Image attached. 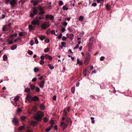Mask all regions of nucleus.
I'll use <instances>...</instances> for the list:
<instances>
[{
    "label": "nucleus",
    "instance_id": "obj_8",
    "mask_svg": "<svg viewBox=\"0 0 132 132\" xmlns=\"http://www.w3.org/2000/svg\"><path fill=\"white\" fill-rule=\"evenodd\" d=\"M45 18L46 19H50V20H53L54 19V16L52 15L46 14L45 16Z\"/></svg>",
    "mask_w": 132,
    "mask_h": 132
},
{
    "label": "nucleus",
    "instance_id": "obj_50",
    "mask_svg": "<svg viewBox=\"0 0 132 132\" xmlns=\"http://www.w3.org/2000/svg\"><path fill=\"white\" fill-rule=\"evenodd\" d=\"M28 27L29 29H33V27L31 25H29L28 26Z\"/></svg>",
    "mask_w": 132,
    "mask_h": 132
},
{
    "label": "nucleus",
    "instance_id": "obj_11",
    "mask_svg": "<svg viewBox=\"0 0 132 132\" xmlns=\"http://www.w3.org/2000/svg\"><path fill=\"white\" fill-rule=\"evenodd\" d=\"M17 1V0H10L9 3L11 6H13L16 4Z\"/></svg>",
    "mask_w": 132,
    "mask_h": 132
},
{
    "label": "nucleus",
    "instance_id": "obj_23",
    "mask_svg": "<svg viewBox=\"0 0 132 132\" xmlns=\"http://www.w3.org/2000/svg\"><path fill=\"white\" fill-rule=\"evenodd\" d=\"M47 66L49 67V68L51 70L53 69L54 68V67L53 65H52L50 64H48Z\"/></svg>",
    "mask_w": 132,
    "mask_h": 132
},
{
    "label": "nucleus",
    "instance_id": "obj_53",
    "mask_svg": "<svg viewBox=\"0 0 132 132\" xmlns=\"http://www.w3.org/2000/svg\"><path fill=\"white\" fill-rule=\"evenodd\" d=\"M2 30L3 31H5L6 30V26H4L2 28Z\"/></svg>",
    "mask_w": 132,
    "mask_h": 132
},
{
    "label": "nucleus",
    "instance_id": "obj_55",
    "mask_svg": "<svg viewBox=\"0 0 132 132\" xmlns=\"http://www.w3.org/2000/svg\"><path fill=\"white\" fill-rule=\"evenodd\" d=\"M44 63V61L42 60H41L40 62V64L43 65V64Z\"/></svg>",
    "mask_w": 132,
    "mask_h": 132
},
{
    "label": "nucleus",
    "instance_id": "obj_64",
    "mask_svg": "<svg viewBox=\"0 0 132 132\" xmlns=\"http://www.w3.org/2000/svg\"><path fill=\"white\" fill-rule=\"evenodd\" d=\"M40 59L42 60H43L44 59V56L41 55L40 57Z\"/></svg>",
    "mask_w": 132,
    "mask_h": 132
},
{
    "label": "nucleus",
    "instance_id": "obj_18",
    "mask_svg": "<svg viewBox=\"0 0 132 132\" xmlns=\"http://www.w3.org/2000/svg\"><path fill=\"white\" fill-rule=\"evenodd\" d=\"M32 101H38L39 98L37 96H35L32 98Z\"/></svg>",
    "mask_w": 132,
    "mask_h": 132
},
{
    "label": "nucleus",
    "instance_id": "obj_28",
    "mask_svg": "<svg viewBox=\"0 0 132 132\" xmlns=\"http://www.w3.org/2000/svg\"><path fill=\"white\" fill-rule=\"evenodd\" d=\"M39 37L40 39L42 40H43L45 38V36L44 35H41L39 36Z\"/></svg>",
    "mask_w": 132,
    "mask_h": 132
},
{
    "label": "nucleus",
    "instance_id": "obj_60",
    "mask_svg": "<svg viewBox=\"0 0 132 132\" xmlns=\"http://www.w3.org/2000/svg\"><path fill=\"white\" fill-rule=\"evenodd\" d=\"M43 121L45 122H46L47 121V119L46 117H45L44 118V119H43Z\"/></svg>",
    "mask_w": 132,
    "mask_h": 132
},
{
    "label": "nucleus",
    "instance_id": "obj_57",
    "mask_svg": "<svg viewBox=\"0 0 132 132\" xmlns=\"http://www.w3.org/2000/svg\"><path fill=\"white\" fill-rule=\"evenodd\" d=\"M40 89L39 87H36V91L38 92L40 91Z\"/></svg>",
    "mask_w": 132,
    "mask_h": 132
},
{
    "label": "nucleus",
    "instance_id": "obj_35",
    "mask_svg": "<svg viewBox=\"0 0 132 132\" xmlns=\"http://www.w3.org/2000/svg\"><path fill=\"white\" fill-rule=\"evenodd\" d=\"M19 96H17L14 98V101L15 102H16L18 101L19 99Z\"/></svg>",
    "mask_w": 132,
    "mask_h": 132
},
{
    "label": "nucleus",
    "instance_id": "obj_17",
    "mask_svg": "<svg viewBox=\"0 0 132 132\" xmlns=\"http://www.w3.org/2000/svg\"><path fill=\"white\" fill-rule=\"evenodd\" d=\"M88 72L89 73V72L88 71L87 69H85L83 71V73L85 76H86Z\"/></svg>",
    "mask_w": 132,
    "mask_h": 132
},
{
    "label": "nucleus",
    "instance_id": "obj_40",
    "mask_svg": "<svg viewBox=\"0 0 132 132\" xmlns=\"http://www.w3.org/2000/svg\"><path fill=\"white\" fill-rule=\"evenodd\" d=\"M49 49L48 48H45L44 50V52L45 53H47L49 51Z\"/></svg>",
    "mask_w": 132,
    "mask_h": 132
},
{
    "label": "nucleus",
    "instance_id": "obj_10",
    "mask_svg": "<svg viewBox=\"0 0 132 132\" xmlns=\"http://www.w3.org/2000/svg\"><path fill=\"white\" fill-rule=\"evenodd\" d=\"M12 121L15 126H17L18 125V121L17 119L15 118H13Z\"/></svg>",
    "mask_w": 132,
    "mask_h": 132
},
{
    "label": "nucleus",
    "instance_id": "obj_30",
    "mask_svg": "<svg viewBox=\"0 0 132 132\" xmlns=\"http://www.w3.org/2000/svg\"><path fill=\"white\" fill-rule=\"evenodd\" d=\"M71 92L72 93H74L75 92V87L74 86L72 87L71 88Z\"/></svg>",
    "mask_w": 132,
    "mask_h": 132
},
{
    "label": "nucleus",
    "instance_id": "obj_7",
    "mask_svg": "<svg viewBox=\"0 0 132 132\" xmlns=\"http://www.w3.org/2000/svg\"><path fill=\"white\" fill-rule=\"evenodd\" d=\"M93 38H91L89 39V42L88 44V46L89 47V48H90L92 46L93 41Z\"/></svg>",
    "mask_w": 132,
    "mask_h": 132
},
{
    "label": "nucleus",
    "instance_id": "obj_2",
    "mask_svg": "<svg viewBox=\"0 0 132 132\" xmlns=\"http://www.w3.org/2000/svg\"><path fill=\"white\" fill-rule=\"evenodd\" d=\"M44 114L41 111H39L37 112L35 118V119L39 121H41L42 120V118L43 117Z\"/></svg>",
    "mask_w": 132,
    "mask_h": 132
},
{
    "label": "nucleus",
    "instance_id": "obj_58",
    "mask_svg": "<svg viewBox=\"0 0 132 132\" xmlns=\"http://www.w3.org/2000/svg\"><path fill=\"white\" fill-rule=\"evenodd\" d=\"M56 95H54L53 97V100L54 101H55L56 100Z\"/></svg>",
    "mask_w": 132,
    "mask_h": 132
},
{
    "label": "nucleus",
    "instance_id": "obj_20",
    "mask_svg": "<svg viewBox=\"0 0 132 132\" xmlns=\"http://www.w3.org/2000/svg\"><path fill=\"white\" fill-rule=\"evenodd\" d=\"M17 47V46L16 45H14L11 46V50H13L15 49Z\"/></svg>",
    "mask_w": 132,
    "mask_h": 132
},
{
    "label": "nucleus",
    "instance_id": "obj_46",
    "mask_svg": "<svg viewBox=\"0 0 132 132\" xmlns=\"http://www.w3.org/2000/svg\"><path fill=\"white\" fill-rule=\"evenodd\" d=\"M50 41V40L49 39L46 38L45 40V42L46 43H48Z\"/></svg>",
    "mask_w": 132,
    "mask_h": 132
},
{
    "label": "nucleus",
    "instance_id": "obj_43",
    "mask_svg": "<svg viewBox=\"0 0 132 132\" xmlns=\"http://www.w3.org/2000/svg\"><path fill=\"white\" fill-rule=\"evenodd\" d=\"M100 1L101 2H104V0H97V2L98 3H100L101 4H102V3L101 2H100Z\"/></svg>",
    "mask_w": 132,
    "mask_h": 132
},
{
    "label": "nucleus",
    "instance_id": "obj_21",
    "mask_svg": "<svg viewBox=\"0 0 132 132\" xmlns=\"http://www.w3.org/2000/svg\"><path fill=\"white\" fill-rule=\"evenodd\" d=\"M39 3V2L38 1H35L33 2V4L34 6H35L37 5Z\"/></svg>",
    "mask_w": 132,
    "mask_h": 132
},
{
    "label": "nucleus",
    "instance_id": "obj_62",
    "mask_svg": "<svg viewBox=\"0 0 132 132\" xmlns=\"http://www.w3.org/2000/svg\"><path fill=\"white\" fill-rule=\"evenodd\" d=\"M21 109L19 108L17 110V112L18 113L21 112Z\"/></svg>",
    "mask_w": 132,
    "mask_h": 132
},
{
    "label": "nucleus",
    "instance_id": "obj_49",
    "mask_svg": "<svg viewBox=\"0 0 132 132\" xmlns=\"http://www.w3.org/2000/svg\"><path fill=\"white\" fill-rule=\"evenodd\" d=\"M26 117L24 116H22L20 117L21 119L22 120H24L26 119Z\"/></svg>",
    "mask_w": 132,
    "mask_h": 132
},
{
    "label": "nucleus",
    "instance_id": "obj_13",
    "mask_svg": "<svg viewBox=\"0 0 132 132\" xmlns=\"http://www.w3.org/2000/svg\"><path fill=\"white\" fill-rule=\"evenodd\" d=\"M44 80H42L39 84V86L40 88H43L44 86Z\"/></svg>",
    "mask_w": 132,
    "mask_h": 132
},
{
    "label": "nucleus",
    "instance_id": "obj_45",
    "mask_svg": "<svg viewBox=\"0 0 132 132\" xmlns=\"http://www.w3.org/2000/svg\"><path fill=\"white\" fill-rule=\"evenodd\" d=\"M62 33H60V35H58V39H61L62 37Z\"/></svg>",
    "mask_w": 132,
    "mask_h": 132
},
{
    "label": "nucleus",
    "instance_id": "obj_48",
    "mask_svg": "<svg viewBox=\"0 0 132 132\" xmlns=\"http://www.w3.org/2000/svg\"><path fill=\"white\" fill-rule=\"evenodd\" d=\"M28 54L30 55H32V54L33 52L31 51H28Z\"/></svg>",
    "mask_w": 132,
    "mask_h": 132
},
{
    "label": "nucleus",
    "instance_id": "obj_39",
    "mask_svg": "<svg viewBox=\"0 0 132 132\" xmlns=\"http://www.w3.org/2000/svg\"><path fill=\"white\" fill-rule=\"evenodd\" d=\"M24 129V127L23 126H20L18 128L19 130H21Z\"/></svg>",
    "mask_w": 132,
    "mask_h": 132
},
{
    "label": "nucleus",
    "instance_id": "obj_41",
    "mask_svg": "<svg viewBox=\"0 0 132 132\" xmlns=\"http://www.w3.org/2000/svg\"><path fill=\"white\" fill-rule=\"evenodd\" d=\"M59 5H62L63 4V2L62 1H60L59 3Z\"/></svg>",
    "mask_w": 132,
    "mask_h": 132
},
{
    "label": "nucleus",
    "instance_id": "obj_36",
    "mask_svg": "<svg viewBox=\"0 0 132 132\" xmlns=\"http://www.w3.org/2000/svg\"><path fill=\"white\" fill-rule=\"evenodd\" d=\"M3 60L4 61H6L7 59V56L6 55H4L3 56Z\"/></svg>",
    "mask_w": 132,
    "mask_h": 132
},
{
    "label": "nucleus",
    "instance_id": "obj_56",
    "mask_svg": "<svg viewBox=\"0 0 132 132\" xmlns=\"http://www.w3.org/2000/svg\"><path fill=\"white\" fill-rule=\"evenodd\" d=\"M35 42L36 44H37L38 43V41L37 38H35Z\"/></svg>",
    "mask_w": 132,
    "mask_h": 132
},
{
    "label": "nucleus",
    "instance_id": "obj_42",
    "mask_svg": "<svg viewBox=\"0 0 132 132\" xmlns=\"http://www.w3.org/2000/svg\"><path fill=\"white\" fill-rule=\"evenodd\" d=\"M34 44L33 40H31L30 42V44L31 46H32Z\"/></svg>",
    "mask_w": 132,
    "mask_h": 132
},
{
    "label": "nucleus",
    "instance_id": "obj_4",
    "mask_svg": "<svg viewBox=\"0 0 132 132\" xmlns=\"http://www.w3.org/2000/svg\"><path fill=\"white\" fill-rule=\"evenodd\" d=\"M50 26V24L48 22H45L43 23L41 25V27L43 29H46Z\"/></svg>",
    "mask_w": 132,
    "mask_h": 132
},
{
    "label": "nucleus",
    "instance_id": "obj_24",
    "mask_svg": "<svg viewBox=\"0 0 132 132\" xmlns=\"http://www.w3.org/2000/svg\"><path fill=\"white\" fill-rule=\"evenodd\" d=\"M45 108V106L44 104H41L40 106V108L41 110H43Z\"/></svg>",
    "mask_w": 132,
    "mask_h": 132
},
{
    "label": "nucleus",
    "instance_id": "obj_16",
    "mask_svg": "<svg viewBox=\"0 0 132 132\" xmlns=\"http://www.w3.org/2000/svg\"><path fill=\"white\" fill-rule=\"evenodd\" d=\"M68 34H67V35L68 36L70 39H72L73 38V35L72 34H68L69 35L68 36Z\"/></svg>",
    "mask_w": 132,
    "mask_h": 132
},
{
    "label": "nucleus",
    "instance_id": "obj_34",
    "mask_svg": "<svg viewBox=\"0 0 132 132\" xmlns=\"http://www.w3.org/2000/svg\"><path fill=\"white\" fill-rule=\"evenodd\" d=\"M66 6H67V5L64 6L62 8L63 10H67L68 9V8L66 7H65Z\"/></svg>",
    "mask_w": 132,
    "mask_h": 132
},
{
    "label": "nucleus",
    "instance_id": "obj_31",
    "mask_svg": "<svg viewBox=\"0 0 132 132\" xmlns=\"http://www.w3.org/2000/svg\"><path fill=\"white\" fill-rule=\"evenodd\" d=\"M51 34H54L55 36H57V34H55V31L54 30H52L51 31Z\"/></svg>",
    "mask_w": 132,
    "mask_h": 132
},
{
    "label": "nucleus",
    "instance_id": "obj_47",
    "mask_svg": "<svg viewBox=\"0 0 132 132\" xmlns=\"http://www.w3.org/2000/svg\"><path fill=\"white\" fill-rule=\"evenodd\" d=\"M10 0H6L5 3L6 4H8L9 3V2Z\"/></svg>",
    "mask_w": 132,
    "mask_h": 132
},
{
    "label": "nucleus",
    "instance_id": "obj_52",
    "mask_svg": "<svg viewBox=\"0 0 132 132\" xmlns=\"http://www.w3.org/2000/svg\"><path fill=\"white\" fill-rule=\"evenodd\" d=\"M13 44V42L12 40H9L8 41V44L9 45H11Z\"/></svg>",
    "mask_w": 132,
    "mask_h": 132
},
{
    "label": "nucleus",
    "instance_id": "obj_63",
    "mask_svg": "<svg viewBox=\"0 0 132 132\" xmlns=\"http://www.w3.org/2000/svg\"><path fill=\"white\" fill-rule=\"evenodd\" d=\"M36 80H37L36 78H34L32 79V81L34 82V81H36Z\"/></svg>",
    "mask_w": 132,
    "mask_h": 132
},
{
    "label": "nucleus",
    "instance_id": "obj_37",
    "mask_svg": "<svg viewBox=\"0 0 132 132\" xmlns=\"http://www.w3.org/2000/svg\"><path fill=\"white\" fill-rule=\"evenodd\" d=\"M40 11V12L39 13L38 15H43L45 13V11L43 10Z\"/></svg>",
    "mask_w": 132,
    "mask_h": 132
},
{
    "label": "nucleus",
    "instance_id": "obj_51",
    "mask_svg": "<svg viewBox=\"0 0 132 132\" xmlns=\"http://www.w3.org/2000/svg\"><path fill=\"white\" fill-rule=\"evenodd\" d=\"M83 18L82 16H80L79 18V20L80 21L82 20Z\"/></svg>",
    "mask_w": 132,
    "mask_h": 132
},
{
    "label": "nucleus",
    "instance_id": "obj_44",
    "mask_svg": "<svg viewBox=\"0 0 132 132\" xmlns=\"http://www.w3.org/2000/svg\"><path fill=\"white\" fill-rule=\"evenodd\" d=\"M61 30V32H64L65 31V28L64 27H62Z\"/></svg>",
    "mask_w": 132,
    "mask_h": 132
},
{
    "label": "nucleus",
    "instance_id": "obj_27",
    "mask_svg": "<svg viewBox=\"0 0 132 132\" xmlns=\"http://www.w3.org/2000/svg\"><path fill=\"white\" fill-rule=\"evenodd\" d=\"M64 110H65V111H66L67 113V114H68V112H69L70 111V108L69 106H68V108H65L63 110V111Z\"/></svg>",
    "mask_w": 132,
    "mask_h": 132
},
{
    "label": "nucleus",
    "instance_id": "obj_29",
    "mask_svg": "<svg viewBox=\"0 0 132 132\" xmlns=\"http://www.w3.org/2000/svg\"><path fill=\"white\" fill-rule=\"evenodd\" d=\"M30 90L29 88H25L24 91L25 92L28 93L30 92Z\"/></svg>",
    "mask_w": 132,
    "mask_h": 132
},
{
    "label": "nucleus",
    "instance_id": "obj_25",
    "mask_svg": "<svg viewBox=\"0 0 132 132\" xmlns=\"http://www.w3.org/2000/svg\"><path fill=\"white\" fill-rule=\"evenodd\" d=\"M38 9L40 11H42L44 9V7H42L40 6H38Z\"/></svg>",
    "mask_w": 132,
    "mask_h": 132
},
{
    "label": "nucleus",
    "instance_id": "obj_1",
    "mask_svg": "<svg viewBox=\"0 0 132 132\" xmlns=\"http://www.w3.org/2000/svg\"><path fill=\"white\" fill-rule=\"evenodd\" d=\"M42 19H45L44 17H42L38 15L36 16L34 19L32 21L31 24L33 25H39V24L40 20Z\"/></svg>",
    "mask_w": 132,
    "mask_h": 132
},
{
    "label": "nucleus",
    "instance_id": "obj_22",
    "mask_svg": "<svg viewBox=\"0 0 132 132\" xmlns=\"http://www.w3.org/2000/svg\"><path fill=\"white\" fill-rule=\"evenodd\" d=\"M105 7L107 10H110L111 8V6L109 5L108 4H107L106 5Z\"/></svg>",
    "mask_w": 132,
    "mask_h": 132
},
{
    "label": "nucleus",
    "instance_id": "obj_5",
    "mask_svg": "<svg viewBox=\"0 0 132 132\" xmlns=\"http://www.w3.org/2000/svg\"><path fill=\"white\" fill-rule=\"evenodd\" d=\"M61 127L62 128V129L63 130H64L68 126V125L65 124L63 121L62 122H61L60 124Z\"/></svg>",
    "mask_w": 132,
    "mask_h": 132
},
{
    "label": "nucleus",
    "instance_id": "obj_3",
    "mask_svg": "<svg viewBox=\"0 0 132 132\" xmlns=\"http://www.w3.org/2000/svg\"><path fill=\"white\" fill-rule=\"evenodd\" d=\"M85 60L84 61V64L86 65H87L90 60V55L88 52H86L85 54Z\"/></svg>",
    "mask_w": 132,
    "mask_h": 132
},
{
    "label": "nucleus",
    "instance_id": "obj_26",
    "mask_svg": "<svg viewBox=\"0 0 132 132\" xmlns=\"http://www.w3.org/2000/svg\"><path fill=\"white\" fill-rule=\"evenodd\" d=\"M52 127V126H50L46 128V131L47 132H49Z\"/></svg>",
    "mask_w": 132,
    "mask_h": 132
},
{
    "label": "nucleus",
    "instance_id": "obj_61",
    "mask_svg": "<svg viewBox=\"0 0 132 132\" xmlns=\"http://www.w3.org/2000/svg\"><path fill=\"white\" fill-rule=\"evenodd\" d=\"M97 4L96 3H93L92 5V6H96Z\"/></svg>",
    "mask_w": 132,
    "mask_h": 132
},
{
    "label": "nucleus",
    "instance_id": "obj_19",
    "mask_svg": "<svg viewBox=\"0 0 132 132\" xmlns=\"http://www.w3.org/2000/svg\"><path fill=\"white\" fill-rule=\"evenodd\" d=\"M70 120V118H67L66 119V120H65V122H64V123L65 124H66V125H68L69 123V122Z\"/></svg>",
    "mask_w": 132,
    "mask_h": 132
},
{
    "label": "nucleus",
    "instance_id": "obj_59",
    "mask_svg": "<svg viewBox=\"0 0 132 132\" xmlns=\"http://www.w3.org/2000/svg\"><path fill=\"white\" fill-rule=\"evenodd\" d=\"M105 59V57L104 56H101L100 57V60L101 61H103Z\"/></svg>",
    "mask_w": 132,
    "mask_h": 132
},
{
    "label": "nucleus",
    "instance_id": "obj_38",
    "mask_svg": "<svg viewBox=\"0 0 132 132\" xmlns=\"http://www.w3.org/2000/svg\"><path fill=\"white\" fill-rule=\"evenodd\" d=\"M38 71V69L37 68L35 67L34 69V71L35 72H36Z\"/></svg>",
    "mask_w": 132,
    "mask_h": 132
},
{
    "label": "nucleus",
    "instance_id": "obj_6",
    "mask_svg": "<svg viewBox=\"0 0 132 132\" xmlns=\"http://www.w3.org/2000/svg\"><path fill=\"white\" fill-rule=\"evenodd\" d=\"M33 13H30V16L31 18H33L34 17V15H36L37 13V10L35 7H34L33 8Z\"/></svg>",
    "mask_w": 132,
    "mask_h": 132
},
{
    "label": "nucleus",
    "instance_id": "obj_12",
    "mask_svg": "<svg viewBox=\"0 0 132 132\" xmlns=\"http://www.w3.org/2000/svg\"><path fill=\"white\" fill-rule=\"evenodd\" d=\"M67 116V113L65 110H64L63 112L62 120L64 121L65 119Z\"/></svg>",
    "mask_w": 132,
    "mask_h": 132
},
{
    "label": "nucleus",
    "instance_id": "obj_32",
    "mask_svg": "<svg viewBox=\"0 0 132 132\" xmlns=\"http://www.w3.org/2000/svg\"><path fill=\"white\" fill-rule=\"evenodd\" d=\"M50 123L51 124V126H52V127H53L54 123V121L53 120H51L50 121Z\"/></svg>",
    "mask_w": 132,
    "mask_h": 132
},
{
    "label": "nucleus",
    "instance_id": "obj_9",
    "mask_svg": "<svg viewBox=\"0 0 132 132\" xmlns=\"http://www.w3.org/2000/svg\"><path fill=\"white\" fill-rule=\"evenodd\" d=\"M26 100L29 102H31L32 101V97L30 96L28 94L26 96Z\"/></svg>",
    "mask_w": 132,
    "mask_h": 132
},
{
    "label": "nucleus",
    "instance_id": "obj_54",
    "mask_svg": "<svg viewBox=\"0 0 132 132\" xmlns=\"http://www.w3.org/2000/svg\"><path fill=\"white\" fill-rule=\"evenodd\" d=\"M67 38L64 36H63L62 37V40H66L67 39Z\"/></svg>",
    "mask_w": 132,
    "mask_h": 132
},
{
    "label": "nucleus",
    "instance_id": "obj_15",
    "mask_svg": "<svg viewBox=\"0 0 132 132\" xmlns=\"http://www.w3.org/2000/svg\"><path fill=\"white\" fill-rule=\"evenodd\" d=\"M45 59H48L50 60H51L52 59V57L51 56H49L48 54H46L45 55Z\"/></svg>",
    "mask_w": 132,
    "mask_h": 132
},
{
    "label": "nucleus",
    "instance_id": "obj_33",
    "mask_svg": "<svg viewBox=\"0 0 132 132\" xmlns=\"http://www.w3.org/2000/svg\"><path fill=\"white\" fill-rule=\"evenodd\" d=\"M30 88L32 90H33L35 88V86L33 85H31L30 86Z\"/></svg>",
    "mask_w": 132,
    "mask_h": 132
},
{
    "label": "nucleus",
    "instance_id": "obj_14",
    "mask_svg": "<svg viewBox=\"0 0 132 132\" xmlns=\"http://www.w3.org/2000/svg\"><path fill=\"white\" fill-rule=\"evenodd\" d=\"M30 123L33 126H35L37 125L38 122L35 121H31Z\"/></svg>",
    "mask_w": 132,
    "mask_h": 132
}]
</instances>
